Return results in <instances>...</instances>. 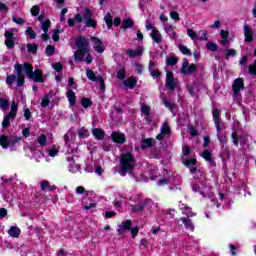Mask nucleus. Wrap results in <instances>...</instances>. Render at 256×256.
Wrapping results in <instances>:
<instances>
[{"label":"nucleus","mask_w":256,"mask_h":256,"mask_svg":"<svg viewBox=\"0 0 256 256\" xmlns=\"http://www.w3.org/2000/svg\"><path fill=\"white\" fill-rule=\"evenodd\" d=\"M75 46L77 47L76 52L74 53V61H84L86 56L87 65H91L93 63V56L89 53V39L85 36H78L75 42Z\"/></svg>","instance_id":"obj_1"},{"label":"nucleus","mask_w":256,"mask_h":256,"mask_svg":"<svg viewBox=\"0 0 256 256\" xmlns=\"http://www.w3.org/2000/svg\"><path fill=\"white\" fill-rule=\"evenodd\" d=\"M135 156L131 152H127L120 157V170L118 171L121 177H125L128 173H131L135 169Z\"/></svg>","instance_id":"obj_2"},{"label":"nucleus","mask_w":256,"mask_h":256,"mask_svg":"<svg viewBox=\"0 0 256 256\" xmlns=\"http://www.w3.org/2000/svg\"><path fill=\"white\" fill-rule=\"evenodd\" d=\"M23 137L21 136H13L12 138H9L7 135H0V146L2 149H9V147H15L16 143H19Z\"/></svg>","instance_id":"obj_3"},{"label":"nucleus","mask_w":256,"mask_h":256,"mask_svg":"<svg viewBox=\"0 0 256 256\" xmlns=\"http://www.w3.org/2000/svg\"><path fill=\"white\" fill-rule=\"evenodd\" d=\"M86 77L89 81H93L94 83L100 84V91H105V80L101 75H95V72L91 69L86 70Z\"/></svg>","instance_id":"obj_4"},{"label":"nucleus","mask_w":256,"mask_h":256,"mask_svg":"<svg viewBox=\"0 0 256 256\" xmlns=\"http://www.w3.org/2000/svg\"><path fill=\"white\" fill-rule=\"evenodd\" d=\"M195 71H197V64H189L187 58H184L180 73H182V75H193Z\"/></svg>","instance_id":"obj_5"},{"label":"nucleus","mask_w":256,"mask_h":256,"mask_svg":"<svg viewBox=\"0 0 256 256\" xmlns=\"http://www.w3.org/2000/svg\"><path fill=\"white\" fill-rule=\"evenodd\" d=\"M15 31H17V29L12 28L10 31L6 30L4 32V37L6 38L5 46L7 47V49H13L15 47Z\"/></svg>","instance_id":"obj_6"},{"label":"nucleus","mask_w":256,"mask_h":256,"mask_svg":"<svg viewBox=\"0 0 256 256\" xmlns=\"http://www.w3.org/2000/svg\"><path fill=\"white\" fill-rule=\"evenodd\" d=\"M16 71L17 85L23 87L25 85V74H23V65L16 63L14 65Z\"/></svg>","instance_id":"obj_7"},{"label":"nucleus","mask_w":256,"mask_h":256,"mask_svg":"<svg viewBox=\"0 0 256 256\" xmlns=\"http://www.w3.org/2000/svg\"><path fill=\"white\" fill-rule=\"evenodd\" d=\"M242 89H245V82L243 78H236L234 83L232 84V91L234 93V97H237L239 93H241Z\"/></svg>","instance_id":"obj_8"},{"label":"nucleus","mask_w":256,"mask_h":256,"mask_svg":"<svg viewBox=\"0 0 256 256\" xmlns=\"http://www.w3.org/2000/svg\"><path fill=\"white\" fill-rule=\"evenodd\" d=\"M166 87L170 91H175V89H177V82H175V76L172 71L166 72Z\"/></svg>","instance_id":"obj_9"},{"label":"nucleus","mask_w":256,"mask_h":256,"mask_svg":"<svg viewBox=\"0 0 256 256\" xmlns=\"http://www.w3.org/2000/svg\"><path fill=\"white\" fill-rule=\"evenodd\" d=\"M133 213H143L145 209H149V200L145 199L138 204L131 206Z\"/></svg>","instance_id":"obj_10"},{"label":"nucleus","mask_w":256,"mask_h":256,"mask_svg":"<svg viewBox=\"0 0 256 256\" xmlns=\"http://www.w3.org/2000/svg\"><path fill=\"white\" fill-rule=\"evenodd\" d=\"M111 139L113 143H118L119 145H123L127 141V136L121 132L114 131L111 134Z\"/></svg>","instance_id":"obj_11"},{"label":"nucleus","mask_w":256,"mask_h":256,"mask_svg":"<svg viewBox=\"0 0 256 256\" xmlns=\"http://www.w3.org/2000/svg\"><path fill=\"white\" fill-rule=\"evenodd\" d=\"M155 67H157V63L150 60L149 61V66H148V71H149L151 77H153V79H160L161 78V71L155 70Z\"/></svg>","instance_id":"obj_12"},{"label":"nucleus","mask_w":256,"mask_h":256,"mask_svg":"<svg viewBox=\"0 0 256 256\" xmlns=\"http://www.w3.org/2000/svg\"><path fill=\"white\" fill-rule=\"evenodd\" d=\"M33 81L36 83H45V78L43 77V70L41 69H36L33 73L32 76L30 77Z\"/></svg>","instance_id":"obj_13"},{"label":"nucleus","mask_w":256,"mask_h":256,"mask_svg":"<svg viewBox=\"0 0 256 256\" xmlns=\"http://www.w3.org/2000/svg\"><path fill=\"white\" fill-rule=\"evenodd\" d=\"M255 33L251 28H249V25L244 24V37H245V42L246 43H251L253 41Z\"/></svg>","instance_id":"obj_14"},{"label":"nucleus","mask_w":256,"mask_h":256,"mask_svg":"<svg viewBox=\"0 0 256 256\" xmlns=\"http://www.w3.org/2000/svg\"><path fill=\"white\" fill-rule=\"evenodd\" d=\"M133 225L131 220H126L123 224L119 225V229L117 230L118 235H123L125 231H129Z\"/></svg>","instance_id":"obj_15"},{"label":"nucleus","mask_w":256,"mask_h":256,"mask_svg":"<svg viewBox=\"0 0 256 256\" xmlns=\"http://www.w3.org/2000/svg\"><path fill=\"white\" fill-rule=\"evenodd\" d=\"M178 223H182L180 225H184L185 229H188L189 231H195V226L189 218L182 217L178 220Z\"/></svg>","instance_id":"obj_16"},{"label":"nucleus","mask_w":256,"mask_h":256,"mask_svg":"<svg viewBox=\"0 0 256 256\" xmlns=\"http://www.w3.org/2000/svg\"><path fill=\"white\" fill-rule=\"evenodd\" d=\"M183 165L184 167H186V169H193V167L197 166V158L195 157H191L188 159L184 158Z\"/></svg>","instance_id":"obj_17"},{"label":"nucleus","mask_w":256,"mask_h":256,"mask_svg":"<svg viewBox=\"0 0 256 256\" xmlns=\"http://www.w3.org/2000/svg\"><path fill=\"white\" fill-rule=\"evenodd\" d=\"M127 55L131 59H135V57H141V55H143V47L139 46L137 50L128 49Z\"/></svg>","instance_id":"obj_18"},{"label":"nucleus","mask_w":256,"mask_h":256,"mask_svg":"<svg viewBox=\"0 0 256 256\" xmlns=\"http://www.w3.org/2000/svg\"><path fill=\"white\" fill-rule=\"evenodd\" d=\"M66 97L71 107H75L77 105V96L75 95V92L73 90H69L66 93Z\"/></svg>","instance_id":"obj_19"},{"label":"nucleus","mask_w":256,"mask_h":256,"mask_svg":"<svg viewBox=\"0 0 256 256\" xmlns=\"http://www.w3.org/2000/svg\"><path fill=\"white\" fill-rule=\"evenodd\" d=\"M92 134L97 141H103V139H105V130L101 128H94Z\"/></svg>","instance_id":"obj_20"},{"label":"nucleus","mask_w":256,"mask_h":256,"mask_svg":"<svg viewBox=\"0 0 256 256\" xmlns=\"http://www.w3.org/2000/svg\"><path fill=\"white\" fill-rule=\"evenodd\" d=\"M123 85L125 87H128V89H135V86L137 85V79L133 76L128 77L126 80L123 81Z\"/></svg>","instance_id":"obj_21"},{"label":"nucleus","mask_w":256,"mask_h":256,"mask_svg":"<svg viewBox=\"0 0 256 256\" xmlns=\"http://www.w3.org/2000/svg\"><path fill=\"white\" fill-rule=\"evenodd\" d=\"M150 37L154 40V43L157 44L162 43L163 41V38H161V33L159 32V30H157V28H154L152 30V32L150 33Z\"/></svg>","instance_id":"obj_22"},{"label":"nucleus","mask_w":256,"mask_h":256,"mask_svg":"<svg viewBox=\"0 0 256 256\" xmlns=\"http://www.w3.org/2000/svg\"><path fill=\"white\" fill-rule=\"evenodd\" d=\"M189 173H191L193 179L200 180L203 177L202 170L197 167L190 168Z\"/></svg>","instance_id":"obj_23"},{"label":"nucleus","mask_w":256,"mask_h":256,"mask_svg":"<svg viewBox=\"0 0 256 256\" xmlns=\"http://www.w3.org/2000/svg\"><path fill=\"white\" fill-rule=\"evenodd\" d=\"M153 139L152 138H144L141 141V145H140V149H142V151H145V149H149L151 147H153Z\"/></svg>","instance_id":"obj_24"},{"label":"nucleus","mask_w":256,"mask_h":256,"mask_svg":"<svg viewBox=\"0 0 256 256\" xmlns=\"http://www.w3.org/2000/svg\"><path fill=\"white\" fill-rule=\"evenodd\" d=\"M8 234L10 235V237H14L15 239H19V236L21 235V229H19V227H17V226H12L8 230Z\"/></svg>","instance_id":"obj_25"},{"label":"nucleus","mask_w":256,"mask_h":256,"mask_svg":"<svg viewBox=\"0 0 256 256\" xmlns=\"http://www.w3.org/2000/svg\"><path fill=\"white\" fill-rule=\"evenodd\" d=\"M23 69L27 77L31 79V77H33V65L31 63L25 62Z\"/></svg>","instance_id":"obj_26"},{"label":"nucleus","mask_w":256,"mask_h":256,"mask_svg":"<svg viewBox=\"0 0 256 256\" xmlns=\"http://www.w3.org/2000/svg\"><path fill=\"white\" fill-rule=\"evenodd\" d=\"M135 25V22L131 18H126L122 21L121 29H131Z\"/></svg>","instance_id":"obj_27"},{"label":"nucleus","mask_w":256,"mask_h":256,"mask_svg":"<svg viewBox=\"0 0 256 256\" xmlns=\"http://www.w3.org/2000/svg\"><path fill=\"white\" fill-rule=\"evenodd\" d=\"M15 119L13 116H9V114L5 115L2 121V129H8L11 126V120Z\"/></svg>","instance_id":"obj_28"},{"label":"nucleus","mask_w":256,"mask_h":256,"mask_svg":"<svg viewBox=\"0 0 256 256\" xmlns=\"http://www.w3.org/2000/svg\"><path fill=\"white\" fill-rule=\"evenodd\" d=\"M212 117L214 123H221V110H219L218 108H214L212 110Z\"/></svg>","instance_id":"obj_29"},{"label":"nucleus","mask_w":256,"mask_h":256,"mask_svg":"<svg viewBox=\"0 0 256 256\" xmlns=\"http://www.w3.org/2000/svg\"><path fill=\"white\" fill-rule=\"evenodd\" d=\"M163 104L167 109H169V111H171V113H175V109H177V104L169 102L167 98L163 99Z\"/></svg>","instance_id":"obj_30"},{"label":"nucleus","mask_w":256,"mask_h":256,"mask_svg":"<svg viewBox=\"0 0 256 256\" xmlns=\"http://www.w3.org/2000/svg\"><path fill=\"white\" fill-rule=\"evenodd\" d=\"M77 135L79 139H87V137H89V130H87L85 127H82L77 130Z\"/></svg>","instance_id":"obj_31"},{"label":"nucleus","mask_w":256,"mask_h":256,"mask_svg":"<svg viewBox=\"0 0 256 256\" xmlns=\"http://www.w3.org/2000/svg\"><path fill=\"white\" fill-rule=\"evenodd\" d=\"M19 109V104H17L16 102H12L11 108H10V112L8 113L9 117H17V111Z\"/></svg>","instance_id":"obj_32"},{"label":"nucleus","mask_w":256,"mask_h":256,"mask_svg":"<svg viewBox=\"0 0 256 256\" xmlns=\"http://www.w3.org/2000/svg\"><path fill=\"white\" fill-rule=\"evenodd\" d=\"M116 77L120 81H125V79H127V71L125 70V67H122L117 71Z\"/></svg>","instance_id":"obj_33"},{"label":"nucleus","mask_w":256,"mask_h":256,"mask_svg":"<svg viewBox=\"0 0 256 256\" xmlns=\"http://www.w3.org/2000/svg\"><path fill=\"white\" fill-rule=\"evenodd\" d=\"M81 105L84 109H89V107H93V100H91V98L83 97L81 99Z\"/></svg>","instance_id":"obj_34"},{"label":"nucleus","mask_w":256,"mask_h":256,"mask_svg":"<svg viewBox=\"0 0 256 256\" xmlns=\"http://www.w3.org/2000/svg\"><path fill=\"white\" fill-rule=\"evenodd\" d=\"M52 41H54V43H59V41L61 40V38L59 37L60 33H63V30L61 29H53L52 30Z\"/></svg>","instance_id":"obj_35"},{"label":"nucleus","mask_w":256,"mask_h":256,"mask_svg":"<svg viewBox=\"0 0 256 256\" xmlns=\"http://www.w3.org/2000/svg\"><path fill=\"white\" fill-rule=\"evenodd\" d=\"M201 157L205 159L208 163H213V155L211 154V151L204 150L201 154Z\"/></svg>","instance_id":"obj_36"},{"label":"nucleus","mask_w":256,"mask_h":256,"mask_svg":"<svg viewBox=\"0 0 256 256\" xmlns=\"http://www.w3.org/2000/svg\"><path fill=\"white\" fill-rule=\"evenodd\" d=\"M26 47H27L28 53H32V55H35L37 53L38 49H39V46H37L36 43H33V44L28 43L26 45Z\"/></svg>","instance_id":"obj_37"},{"label":"nucleus","mask_w":256,"mask_h":256,"mask_svg":"<svg viewBox=\"0 0 256 256\" xmlns=\"http://www.w3.org/2000/svg\"><path fill=\"white\" fill-rule=\"evenodd\" d=\"M104 21L108 27V29H111L113 27V16H111V13H107L104 17Z\"/></svg>","instance_id":"obj_38"},{"label":"nucleus","mask_w":256,"mask_h":256,"mask_svg":"<svg viewBox=\"0 0 256 256\" xmlns=\"http://www.w3.org/2000/svg\"><path fill=\"white\" fill-rule=\"evenodd\" d=\"M206 49L208 51H212V53H215V51H219V45L213 42L206 43Z\"/></svg>","instance_id":"obj_39"},{"label":"nucleus","mask_w":256,"mask_h":256,"mask_svg":"<svg viewBox=\"0 0 256 256\" xmlns=\"http://www.w3.org/2000/svg\"><path fill=\"white\" fill-rule=\"evenodd\" d=\"M15 81H17V76L15 74H11L6 77V85H8V87H12Z\"/></svg>","instance_id":"obj_40"},{"label":"nucleus","mask_w":256,"mask_h":256,"mask_svg":"<svg viewBox=\"0 0 256 256\" xmlns=\"http://www.w3.org/2000/svg\"><path fill=\"white\" fill-rule=\"evenodd\" d=\"M45 55L46 57H51L55 55V46L53 45H47L45 49Z\"/></svg>","instance_id":"obj_41"},{"label":"nucleus","mask_w":256,"mask_h":256,"mask_svg":"<svg viewBox=\"0 0 256 256\" xmlns=\"http://www.w3.org/2000/svg\"><path fill=\"white\" fill-rule=\"evenodd\" d=\"M0 109L2 111H7V109H9V100L6 98H0Z\"/></svg>","instance_id":"obj_42"},{"label":"nucleus","mask_w":256,"mask_h":256,"mask_svg":"<svg viewBox=\"0 0 256 256\" xmlns=\"http://www.w3.org/2000/svg\"><path fill=\"white\" fill-rule=\"evenodd\" d=\"M171 133V128L169 127V123L164 122L161 128L162 135H169Z\"/></svg>","instance_id":"obj_43"},{"label":"nucleus","mask_w":256,"mask_h":256,"mask_svg":"<svg viewBox=\"0 0 256 256\" xmlns=\"http://www.w3.org/2000/svg\"><path fill=\"white\" fill-rule=\"evenodd\" d=\"M166 63L169 67H173L176 63H179V58L176 56H171L167 59Z\"/></svg>","instance_id":"obj_44"},{"label":"nucleus","mask_w":256,"mask_h":256,"mask_svg":"<svg viewBox=\"0 0 256 256\" xmlns=\"http://www.w3.org/2000/svg\"><path fill=\"white\" fill-rule=\"evenodd\" d=\"M38 144L40 147H45V145H47V135L41 134L38 137Z\"/></svg>","instance_id":"obj_45"},{"label":"nucleus","mask_w":256,"mask_h":256,"mask_svg":"<svg viewBox=\"0 0 256 256\" xmlns=\"http://www.w3.org/2000/svg\"><path fill=\"white\" fill-rule=\"evenodd\" d=\"M93 17V12L89 8L84 9V14H83V19L84 21H87L88 19H92Z\"/></svg>","instance_id":"obj_46"},{"label":"nucleus","mask_w":256,"mask_h":256,"mask_svg":"<svg viewBox=\"0 0 256 256\" xmlns=\"http://www.w3.org/2000/svg\"><path fill=\"white\" fill-rule=\"evenodd\" d=\"M140 110L143 115H146V117H149V115H151V107L146 104L142 105Z\"/></svg>","instance_id":"obj_47"},{"label":"nucleus","mask_w":256,"mask_h":256,"mask_svg":"<svg viewBox=\"0 0 256 256\" xmlns=\"http://www.w3.org/2000/svg\"><path fill=\"white\" fill-rule=\"evenodd\" d=\"M49 27H51V20L46 19L43 23H42V31H44V33H49Z\"/></svg>","instance_id":"obj_48"},{"label":"nucleus","mask_w":256,"mask_h":256,"mask_svg":"<svg viewBox=\"0 0 256 256\" xmlns=\"http://www.w3.org/2000/svg\"><path fill=\"white\" fill-rule=\"evenodd\" d=\"M49 103H51V99L49 98V94H45L42 101H41V107H49Z\"/></svg>","instance_id":"obj_49"},{"label":"nucleus","mask_w":256,"mask_h":256,"mask_svg":"<svg viewBox=\"0 0 256 256\" xmlns=\"http://www.w3.org/2000/svg\"><path fill=\"white\" fill-rule=\"evenodd\" d=\"M248 73L250 75H254V77H256V60H254L253 64H250L248 66Z\"/></svg>","instance_id":"obj_50"},{"label":"nucleus","mask_w":256,"mask_h":256,"mask_svg":"<svg viewBox=\"0 0 256 256\" xmlns=\"http://www.w3.org/2000/svg\"><path fill=\"white\" fill-rule=\"evenodd\" d=\"M179 49L183 55H187L188 57H191V50L187 48L185 45H180Z\"/></svg>","instance_id":"obj_51"},{"label":"nucleus","mask_w":256,"mask_h":256,"mask_svg":"<svg viewBox=\"0 0 256 256\" xmlns=\"http://www.w3.org/2000/svg\"><path fill=\"white\" fill-rule=\"evenodd\" d=\"M26 35H28L30 39H37V33L31 27L26 29Z\"/></svg>","instance_id":"obj_52"},{"label":"nucleus","mask_w":256,"mask_h":256,"mask_svg":"<svg viewBox=\"0 0 256 256\" xmlns=\"http://www.w3.org/2000/svg\"><path fill=\"white\" fill-rule=\"evenodd\" d=\"M183 155H184V159H187V157H189V155H191V146L185 144L183 147Z\"/></svg>","instance_id":"obj_53"},{"label":"nucleus","mask_w":256,"mask_h":256,"mask_svg":"<svg viewBox=\"0 0 256 256\" xmlns=\"http://www.w3.org/2000/svg\"><path fill=\"white\" fill-rule=\"evenodd\" d=\"M39 11H40L39 5H34V6L30 9V13H31L32 17H38Z\"/></svg>","instance_id":"obj_54"},{"label":"nucleus","mask_w":256,"mask_h":256,"mask_svg":"<svg viewBox=\"0 0 256 256\" xmlns=\"http://www.w3.org/2000/svg\"><path fill=\"white\" fill-rule=\"evenodd\" d=\"M49 185H50L49 181H47V180L42 181L40 183L41 191H44L45 193H47L48 189H49Z\"/></svg>","instance_id":"obj_55"},{"label":"nucleus","mask_w":256,"mask_h":256,"mask_svg":"<svg viewBox=\"0 0 256 256\" xmlns=\"http://www.w3.org/2000/svg\"><path fill=\"white\" fill-rule=\"evenodd\" d=\"M187 35L188 37H190V39H192L193 41H197L198 37H197V32H195L193 29H188L187 30Z\"/></svg>","instance_id":"obj_56"},{"label":"nucleus","mask_w":256,"mask_h":256,"mask_svg":"<svg viewBox=\"0 0 256 256\" xmlns=\"http://www.w3.org/2000/svg\"><path fill=\"white\" fill-rule=\"evenodd\" d=\"M86 27H97V21L93 20V18H89L88 20H85Z\"/></svg>","instance_id":"obj_57"},{"label":"nucleus","mask_w":256,"mask_h":256,"mask_svg":"<svg viewBox=\"0 0 256 256\" xmlns=\"http://www.w3.org/2000/svg\"><path fill=\"white\" fill-rule=\"evenodd\" d=\"M192 191H194V193H199L200 195H205V193L201 191V186L197 183L192 185Z\"/></svg>","instance_id":"obj_58"},{"label":"nucleus","mask_w":256,"mask_h":256,"mask_svg":"<svg viewBox=\"0 0 256 256\" xmlns=\"http://www.w3.org/2000/svg\"><path fill=\"white\" fill-rule=\"evenodd\" d=\"M12 21L13 23H16L17 25H25V19L21 18V17H12Z\"/></svg>","instance_id":"obj_59"},{"label":"nucleus","mask_w":256,"mask_h":256,"mask_svg":"<svg viewBox=\"0 0 256 256\" xmlns=\"http://www.w3.org/2000/svg\"><path fill=\"white\" fill-rule=\"evenodd\" d=\"M52 67L57 73H61V71H63V64H61V62L54 63Z\"/></svg>","instance_id":"obj_60"},{"label":"nucleus","mask_w":256,"mask_h":256,"mask_svg":"<svg viewBox=\"0 0 256 256\" xmlns=\"http://www.w3.org/2000/svg\"><path fill=\"white\" fill-rule=\"evenodd\" d=\"M134 65H135V67H136L135 73H136L137 75H141V73H143V64H140V63L135 62Z\"/></svg>","instance_id":"obj_61"},{"label":"nucleus","mask_w":256,"mask_h":256,"mask_svg":"<svg viewBox=\"0 0 256 256\" xmlns=\"http://www.w3.org/2000/svg\"><path fill=\"white\" fill-rule=\"evenodd\" d=\"M236 55H237V50H235V49H228L226 51L225 57H226V59H229V57H235Z\"/></svg>","instance_id":"obj_62"},{"label":"nucleus","mask_w":256,"mask_h":256,"mask_svg":"<svg viewBox=\"0 0 256 256\" xmlns=\"http://www.w3.org/2000/svg\"><path fill=\"white\" fill-rule=\"evenodd\" d=\"M232 142L235 147H239V135H237L235 132H232Z\"/></svg>","instance_id":"obj_63"},{"label":"nucleus","mask_w":256,"mask_h":256,"mask_svg":"<svg viewBox=\"0 0 256 256\" xmlns=\"http://www.w3.org/2000/svg\"><path fill=\"white\" fill-rule=\"evenodd\" d=\"M170 17L173 19V21H179V12L177 11H172L170 12Z\"/></svg>","instance_id":"obj_64"}]
</instances>
